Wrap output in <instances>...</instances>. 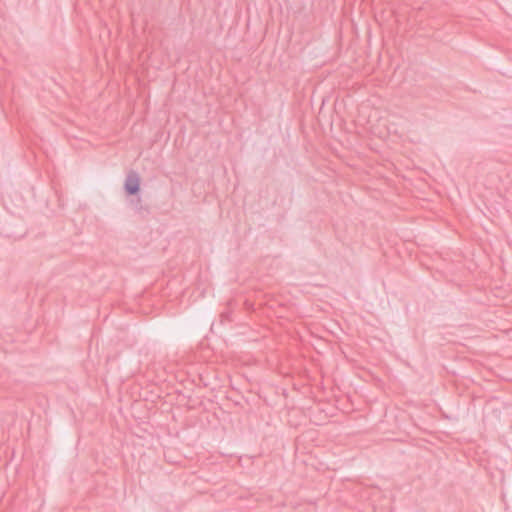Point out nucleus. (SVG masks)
<instances>
[{"label": "nucleus", "instance_id": "f257e3e1", "mask_svg": "<svg viewBox=\"0 0 512 512\" xmlns=\"http://www.w3.org/2000/svg\"><path fill=\"white\" fill-rule=\"evenodd\" d=\"M125 191L128 195H135L140 190V177L137 172L130 171L125 179Z\"/></svg>", "mask_w": 512, "mask_h": 512}]
</instances>
